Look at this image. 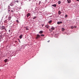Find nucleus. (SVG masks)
<instances>
[{
	"label": "nucleus",
	"instance_id": "nucleus-31",
	"mask_svg": "<svg viewBox=\"0 0 79 79\" xmlns=\"http://www.w3.org/2000/svg\"><path fill=\"white\" fill-rule=\"evenodd\" d=\"M77 1H79V0H77Z\"/></svg>",
	"mask_w": 79,
	"mask_h": 79
},
{
	"label": "nucleus",
	"instance_id": "nucleus-12",
	"mask_svg": "<svg viewBox=\"0 0 79 79\" xmlns=\"http://www.w3.org/2000/svg\"><path fill=\"white\" fill-rule=\"evenodd\" d=\"M37 18V17L35 16V17H33V19H36V18Z\"/></svg>",
	"mask_w": 79,
	"mask_h": 79
},
{
	"label": "nucleus",
	"instance_id": "nucleus-16",
	"mask_svg": "<svg viewBox=\"0 0 79 79\" xmlns=\"http://www.w3.org/2000/svg\"><path fill=\"white\" fill-rule=\"evenodd\" d=\"M71 27V29H73L74 28V26H72Z\"/></svg>",
	"mask_w": 79,
	"mask_h": 79
},
{
	"label": "nucleus",
	"instance_id": "nucleus-21",
	"mask_svg": "<svg viewBox=\"0 0 79 79\" xmlns=\"http://www.w3.org/2000/svg\"><path fill=\"white\" fill-rule=\"evenodd\" d=\"M26 30H29V29H28V28H26Z\"/></svg>",
	"mask_w": 79,
	"mask_h": 79
},
{
	"label": "nucleus",
	"instance_id": "nucleus-23",
	"mask_svg": "<svg viewBox=\"0 0 79 79\" xmlns=\"http://www.w3.org/2000/svg\"><path fill=\"white\" fill-rule=\"evenodd\" d=\"M65 17L66 18V17H67V16H68V15H65Z\"/></svg>",
	"mask_w": 79,
	"mask_h": 79
},
{
	"label": "nucleus",
	"instance_id": "nucleus-7",
	"mask_svg": "<svg viewBox=\"0 0 79 79\" xmlns=\"http://www.w3.org/2000/svg\"><path fill=\"white\" fill-rule=\"evenodd\" d=\"M19 37L20 39H22V37H23V35H20L19 36Z\"/></svg>",
	"mask_w": 79,
	"mask_h": 79
},
{
	"label": "nucleus",
	"instance_id": "nucleus-11",
	"mask_svg": "<svg viewBox=\"0 0 79 79\" xmlns=\"http://www.w3.org/2000/svg\"><path fill=\"white\" fill-rule=\"evenodd\" d=\"M39 33H40V34H43V31H40L39 32Z\"/></svg>",
	"mask_w": 79,
	"mask_h": 79
},
{
	"label": "nucleus",
	"instance_id": "nucleus-19",
	"mask_svg": "<svg viewBox=\"0 0 79 79\" xmlns=\"http://www.w3.org/2000/svg\"><path fill=\"white\" fill-rule=\"evenodd\" d=\"M41 36H42L43 37H44V35L43 34L41 35Z\"/></svg>",
	"mask_w": 79,
	"mask_h": 79
},
{
	"label": "nucleus",
	"instance_id": "nucleus-15",
	"mask_svg": "<svg viewBox=\"0 0 79 79\" xmlns=\"http://www.w3.org/2000/svg\"><path fill=\"white\" fill-rule=\"evenodd\" d=\"M58 4H59V5H60V3H61V1H59L58 2Z\"/></svg>",
	"mask_w": 79,
	"mask_h": 79
},
{
	"label": "nucleus",
	"instance_id": "nucleus-2",
	"mask_svg": "<svg viewBox=\"0 0 79 79\" xmlns=\"http://www.w3.org/2000/svg\"><path fill=\"white\" fill-rule=\"evenodd\" d=\"M40 37V35H36V39H37L38 38Z\"/></svg>",
	"mask_w": 79,
	"mask_h": 79
},
{
	"label": "nucleus",
	"instance_id": "nucleus-34",
	"mask_svg": "<svg viewBox=\"0 0 79 79\" xmlns=\"http://www.w3.org/2000/svg\"><path fill=\"white\" fill-rule=\"evenodd\" d=\"M51 31H52V30H51Z\"/></svg>",
	"mask_w": 79,
	"mask_h": 79
},
{
	"label": "nucleus",
	"instance_id": "nucleus-8",
	"mask_svg": "<svg viewBox=\"0 0 79 79\" xmlns=\"http://www.w3.org/2000/svg\"><path fill=\"white\" fill-rule=\"evenodd\" d=\"M52 6H54V7H56V4H53L52 5Z\"/></svg>",
	"mask_w": 79,
	"mask_h": 79
},
{
	"label": "nucleus",
	"instance_id": "nucleus-9",
	"mask_svg": "<svg viewBox=\"0 0 79 79\" xmlns=\"http://www.w3.org/2000/svg\"><path fill=\"white\" fill-rule=\"evenodd\" d=\"M51 29L52 30H55V27H51Z\"/></svg>",
	"mask_w": 79,
	"mask_h": 79
},
{
	"label": "nucleus",
	"instance_id": "nucleus-25",
	"mask_svg": "<svg viewBox=\"0 0 79 79\" xmlns=\"http://www.w3.org/2000/svg\"><path fill=\"white\" fill-rule=\"evenodd\" d=\"M9 32H10V30H9Z\"/></svg>",
	"mask_w": 79,
	"mask_h": 79
},
{
	"label": "nucleus",
	"instance_id": "nucleus-26",
	"mask_svg": "<svg viewBox=\"0 0 79 79\" xmlns=\"http://www.w3.org/2000/svg\"><path fill=\"white\" fill-rule=\"evenodd\" d=\"M11 11V12H13V10H12Z\"/></svg>",
	"mask_w": 79,
	"mask_h": 79
},
{
	"label": "nucleus",
	"instance_id": "nucleus-18",
	"mask_svg": "<svg viewBox=\"0 0 79 79\" xmlns=\"http://www.w3.org/2000/svg\"><path fill=\"white\" fill-rule=\"evenodd\" d=\"M62 31H64V29L63 28H62Z\"/></svg>",
	"mask_w": 79,
	"mask_h": 79
},
{
	"label": "nucleus",
	"instance_id": "nucleus-27",
	"mask_svg": "<svg viewBox=\"0 0 79 79\" xmlns=\"http://www.w3.org/2000/svg\"><path fill=\"white\" fill-rule=\"evenodd\" d=\"M48 42H50V40H49L48 41Z\"/></svg>",
	"mask_w": 79,
	"mask_h": 79
},
{
	"label": "nucleus",
	"instance_id": "nucleus-4",
	"mask_svg": "<svg viewBox=\"0 0 79 79\" xmlns=\"http://www.w3.org/2000/svg\"><path fill=\"white\" fill-rule=\"evenodd\" d=\"M68 3H70L71 2V0H67Z\"/></svg>",
	"mask_w": 79,
	"mask_h": 79
},
{
	"label": "nucleus",
	"instance_id": "nucleus-3",
	"mask_svg": "<svg viewBox=\"0 0 79 79\" xmlns=\"http://www.w3.org/2000/svg\"><path fill=\"white\" fill-rule=\"evenodd\" d=\"M63 22H57V24H62Z\"/></svg>",
	"mask_w": 79,
	"mask_h": 79
},
{
	"label": "nucleus",
	"instance_id": "nucleus-1",
	"mask_svg": "<svg viewBox=\"0 0 79 79\" xmlns=\"http://www.w3.org/2000/svg\"><path fill=\"white\" fill-rule=\"evenodd\" d=\"M45 27L47 28V29H49V27H50V26L48 25H46L45 26Z\"/></svg>",
	"mask_w": 79,
	"mask_h": 79
},
{
	"label": "nucleus",
	"instance_id": "nucleus-14",
	"mask_svg": "<svg viewBox=\"0 0 79 79\" xmlns=\"http://www.w3.org/2000/svg\"><path fill=\"white\" fill-rule=\"evenodd\" d=\"M61 11H59L58 12V14L59 15H61Z\"/></svg>",
	"mask_w": 79,
	"mask_h": 79
},
{
	"label": "nucleus",
	"instance_id": "nucleus-22",
	"mask_svg": "<svg viewBox=\"0 0 79 79\" xmlns=\"http://www.w3.org/2000/svg\"><path fill=\"white\" fill-rule=\"evenodd\" d=\"M73 27H75V28H76V27H77L75 26H74Z\"/></svg>",
	"mask_w": 79,
	"mask_h": 79
},
{
	"label": "nucleus",
	"instance_id": "nucleus-6",
	"mask_svg": "<svg viewBox=\"0 0 79 79\" xmlns=\"http://www.w3.org/2000/svg\"><path fill=\"white\" fill-rule=\"evenodd\" d=\"M2 29H5V27L4 26H2L1 27Z\"/></svg>",
	"mask_w": 79,
	"mask_h": 79
},
{
	"label": "nucleus",
	"instance_id": "nucleus-33",
	"mask_svg": "<svg viewBox=\"0 0 79 79\" xmlns=\"http://www.w3.org/2000/svg\"><path fill=\"white\" fill-rule=\"evenodd\" d=\"M50 31V29H49Z\"/></svg>",
	"mask_w": 79,
	"mask_h": 79
},
{
	"label": "nucleus",
	"instance_id": "nucleus-30",
	"mask_svg": "<svg viewBox=\"0 0 79 79\" xmlns=\"http://www.w3.org/2000/svg\"><path fill=\"white\" fill-rule=\"evenodd\" d=\"M15 42H17V41H16Z\"/></svg>",
	"mask_w": 79,
	"mask_h": 79
},
{
	"label": "nucleus",
	"instance_id": "nucleus-32",
	"mask_svg": "<svg viewBox=\"0 0 79 79\" xmlns=\"http://www.w3.org/2000/svg\"><path fill=\"white\" fill-rule=\"evenodd\" d=\"M8 7H10V5H9Z\"/></svg>",
	"mask_w": 79,
	"mask_h": 79
},
{
	"label": "nucleus",
	"instance_id": "nucleus-28",
	"mask_svg": "<svg viewBox=\"0 0 79 79\" xmlns=\"http://www.w3.org/2000/svg\"><path fill=\"white\" fill-rule=\"evenodd\" d=\"M42 26H44V24L42 25Z\"/></svg>",
	"mask_w": 79,
	"mask_h": 79
},
{
	"label": "nucleus",
	"instance_id": "nucleus-29",
	"mask_svg": "<svg viewBox=\"0 0 79 79\" xmlns=\"http://www.w3.org/2000/svg\"><path fill=\"white\" fill-rule=\"evenodd\" d=\"M17 21L18 23V22H19L18 20H17Z\"/></svg>",
	"mask_w": 79,
	"mask_h": 79
},
{
	"label": "nucleus",
	"instance_id": "nucleus-17",
	"mask_svg": "<svg viewBox=\"0 0 79 79\" xmlns=\"http://www.w3.org/2000/svg\"><path fill=\"white\" fill-rule=\"evenodd\" d=\"M11 19V17H8V19Z\"/></svg>",
	"mask_w": 79,
	"mask_h": 79
},
{
	"label": "nucleus",
	"instance_id": "nucleus-20",
	"mask_svg": "<svg viewBox=\"0 0 79 79\" xmlns=\"http://www.w3.org/2000/svg\"><path fill=\"white\" fill-rule=\"evenodd\" d=\"M18 40H19V42L20 43H21V41H20V40H19V39H18Z\"/></svg>",
	"mask_w": 79,
	"mask_h": 79
},
{
	"label": "nucleus",
	"instance_id": "nucleus-13",
	"mask_svg": "<svg viewBox=\"0 0 79 79\" xmlns=\"http://www.w3.org/2000/svg\"><path fill=\"white\" fill-rule=\"evenodd\" d=\"M52 20H50V21H49V22H48V23H50V24H51V23H52Z\"/></svg>",
	"mask_w": 79,
	"mask_h": 79
},
{
	"label": "nucleus",
	"instance_id": "nucleus-10",
	"mask_svg": "<svg viewBox=\"0 0 79 79\" xmlns=\"http://www.w3.org/2000/svg\"><path fill=\"white\" fill-rule=\"evenodd\" d=\"M7 61H8V60L7 59H6L4 60V61L5 63H6V62H7Z\"/></svg>",
	"mask_w": 79,
	"mask_h": 79
},
{
	"label": "nucleus",
	"instance_id": "nucleus-24",
	"mask_svg": "<svg viewBox=\"0 0 79 79\" xmlns=\"http://www.w3.org/2000/svg\"><path fill=\"white\" fill-rule=\"evenodd\" d=\"M15 2H16L17 3H18V1H16Z\"/></svg>",
	"mask_w": 79,
	"mask_h": 79
},
{
	"label": "nucleus",
	"instance_id": "nucleus-5",
	"mask_svg": "<svg viewBox=\"0 0 79 79\" xmlns=\"http://www.w3.org/2000/svg\"><path fill=\"white\" fill-rule=\"evenodd\" d=\"M30 15H31V14H30V13H28L27 14V17H29V16Z\"/></svg>",
	"mask_w": 79,
	"mask_h": 79
}]
</instances>
